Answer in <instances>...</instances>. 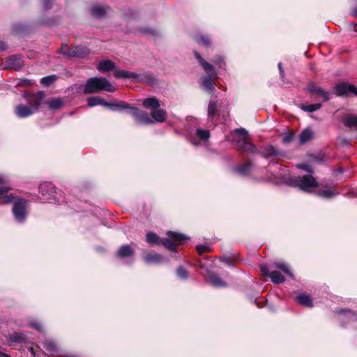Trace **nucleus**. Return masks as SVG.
I'll return each mask as SVG.
<instances>
[{"instance_id": "f257e3e1", "label": "nucleus", "mask_w": 357, "mask_h": 357, "mask_svg": "<svg viewBox=\"0 0 357 357\" xmlns=\"http://www.w3.org/2000/svg\"><path fill=\"white\" fill-rule=\"evenodd\" d=\"M11 187L9 185V180L5 176L0 174V196L3 204H9L13 202V213L15 220L19 222H22L26 217V201L23 199H16L12 195H5Z\"/></svg>"}, {"instance_id": "f03ea898", "label": "nucleus", "mask_w": 357, "mask_h": 357, "mask_svg": "<svg viewBox=\"0 0 357 357\" xmlns=\"http://www.w3.org/2000/svg\"><path fill=\"white\" fill-rule=\"evenodd\" d=\"M100 91L113 93L116 91V87L105 77H95L87 79L84 87V93H94Z\"/></svg>"}, {"instance_id": "7ed1b4c3", "label": "nucleus", "mask_w": 357, "mask_h": 357, "mask_svg": "<svg viewBox=\"0 0 357 357\" xmlns=\"http://www.w3.org/2000/svg\"><path fill=\"white\" fill-rule=\"evenodd\" d=\"M195 56L205 73L208 74L202 80V86L208 92L213 93L215 90L213 79L218 77V73L214 70L212 65L205 61L198 52H195Z\"/></svg>"}, {"instance_id": "20e7f679", "label": "nucleus", "mask_w": 357, "mask_h": 357, "mask_svg": "<svg viewBox=\"0 0 357 357\" xmlns=\"http://www.w3.org/2000/svg\"><path fill=\"white\" fill-rule=\"evenodd\" d=\"M234 140L238 144V148L243 152L256 153L257 147L248 141V132L244 128H238L235 130Z\"/></svg>"}, {"instance_id": "39448f33", "label": "nucleus", "mask_w": 357, "mask_h": 357, "mask_svg": "<svg viewBox=\"0 0 357 357\" xmlns=\"http://www.w3.org/2000/svg\"><path fill=\"white\" fill-rule=\"evenodd\" d=\"M167 238H162L161 240V243L162 245L170 250L172 252H177V245L183 244L187 240H188V237L185 235L169 231L167 233Z\"/></svg>"}, {"instance_id": "423d86ee", "label": "nucleus", "mask_w": 357, "mask_h": 357, "mask_svg": "<svg viewBox=\"0 0 357 357\" xmlns=\"http://www.w3.org/2000/svg\"><path fill=\"white\" fill-rule=\"evenodd\" d=\"M289 183L305 192H309L311 188L317 186V182L315 178L310 174L291 177L289 179Z\"/></svg>"}, {"instance_id": "0eeeda50", "label": "nucleus", "mask_w": 357, "mask_h": 357, "mask_svg": "<svg viewBox=\"0 0 357 357\" xmlns=\"http://www.w3.org/2000/svg\"><path fill=\"white\" fill-rule=\"evenodd\" d=\"M132 116L135 122L139 125L147 126L154 123L156 119H153L152 115L150 116L144 111H142L135 107H130Z\"/></svg>"}, {"instance_id": "6e6552de", "label": "nucleus", "mask_w": 357, "mask_h": 357, "mask_svg": "<svg viewBox=\"0 0 357 357\" xmlns=\"http://www.w3.org/2000/svg\"><path fill=\"white\" fill-rule=\"evenodd\" d=\"M334 91L336 96L340 97H348L351 94L357 96V89L356 86L346 82L337 84L334 86Z\"/></svg>"}, {"instance_id": "1a4fd4ad", "label": "nucleus", "mask_w": 357, "mask_h": 357, "mask_svg": "<svg viewBox=\"0 0 357 357\" xmlns=\"http://www.w3.org/2000/svg\"><path fill=\"white\" fill-rule=\"evenodd\" d=\"M24 97L26 98L29 106L31 107V109L36 107V112L44 102L45 93L42 91H39L36 93L24 94Z\"/></svg>"}, {"instance_id": "9d476101", "label": "nucleus", "mask_w": 357, "mask_h": 357, "mask_svg": "<svg viewBox=\"0 0 357 357\" xmlns=\"http://www.w3.org/2000/svg\"><path fill=\"white\" fill-rule=\"evenodd\" d=\"M39 192L43 199L48 202L55 199V188L51 183H43L39 185Z\"/></svg>"}, {"instance_id": "9b49d317", "label": "nucleus", "mask_w": 357, "mask_h": 357, "mask_svg": "<svg viewBox=\"0 0 357 357\" xmlns=\"http://www.w3.org/2000/svg\"><path fill=\"white\" fill-rule=\"evenodd\" d=\"M307 90L311 96L316 94L320 96L324 101H327L330 99V93L317 86L314 83H310L307 87Z\"/></svg>"}, {"instance_id": "f8f14e48", "label": "nucleus", "mask_w": 357, "mask_h": 357, "mask_svg": "<svg viewBox=\"0 0 357 357\" xmlns=\"http://www.w3.org/2000/svg\"><path fill=\"white\" fill-rule=\"evenodd\" d=\"M261 272L264 275L269 277L274 283H282L284 281V277L278 271H269L268 268L266 266L261 268Z\"/></svg>"}, {"instance_id": "ddd939ff", "label": "nucleus", "mask_w": 357, "mask_h": 357, "mask_svg": "<svg viewBox=\"0 0 357 357\" xmlns=\"http://www.w3.org/2000/svg\"><path fill=\"white\" fill-rule=\"evenodd\" d=\"M114 76L117 79H130L133 82H137L139 79V75L138 74L124 70H116L114 73Z\"/></svg>"}, {"instance_id": "4468645a", "label": "nucleus", "mask_w": 357, "mask_h": 357, "mask_svg": "<svg viewBox=\"0 0 357 357\" xmlns=\"http://www.w3.org/2000/svg\"><path fill=\"white\" fill-rule=\"evenodd\" d=\"M36 113V107L31 109V107L20 104L15 107V114L19 118H25Z\"/></svg>"}, {"instance_id": "2eb2a0df", "label": "nucleus", "mask_w": 357, "mask_h": 357, "mask_svg": "<svg viewBox=\"0 0 357 357\" xmlns=\"http://www.w3.org/2000/svg\"><path fill=\"white\" fill-rule=\"evenodd\" d=\"M110 12V8L107 6L94 5L91 7L90 13L91 15L96 18H102L106 16Z\"/></svg>"}, {"instance_id": "dca6fc26", "label": "nucleus", "mask_w": 357, "mask_h": 357, "mask_svg": "<svg viewBox=\"0 0 357 357\" xmlns=\"http://www.w3.org/2000/svg\"><path fill=\"white\" fill-rule=\"evenodd\" d=\"M7 64L10 68L19 70L23 66V60L20 55H13L7 59Z\"/></svg>"}, {"instance_id": "f3484780", "label": "nucleus", "mask_w": 357, "mask_h": 357, "mask_svg": "<svg viewBox=\"0 0 357 357\" xmlns=\"http://www.w3.org/2000/svg\"><path fill=\"white\" fill-rule=\"evenodd\" d=\"M142 104L145 108L150 109L152 117L156 119V98L154 97L145 98Z\"/></svg>"}, {"instance_id": "a211bd4d", "label": "nucleus", "mask_w": 357, "mask_h": 357, "mask_svg": "<svg viewBox=\"0 0 357 357\" xmlns=\"http://www.w3.org/2000/svg\"><path fill=\"white\" fill-rule=\"evenodd\" d=\"M115 68V63L109 59L101 61L97 67V69L101 72H109L114 70Z\"/></svg>"}, {"instance_id": "6ab92c4d", "label": "nucleus", "mask_w": 357, "mask_h": 357, "mask_svg": "<svg viewBox=\"0 0 357 357\" xmlns=\"http://www.w3.org/2000/svg\"><path fill=\"white\" fill-rule=\"evenodd\" d=\"M135 253L134 250L131 248L129 245H121L117 252L116 255L117 257L120 258H126L128 257L133 256Z\"/></svg>"}, {"instance_id": "aec40b11", "label": "nucleus", "mask_w": 357, "mask_h": 357, "mask_svg": "<svg viewBox=\"0 0 357 357\" xmlns=\"http://www.w3.org/2000/svg\"><path fill=\"white\" fill-rule=\"evenodd\" d=\"M261 154L264 158H270L273 156H277L281 154L280 151L272 145H268L264 146L261 151Z\"/></svg>"}, {"instance_id": "412c9836", "label": "nucleus", "mask_w": 357, "mask_h": 357, "mask_svg": "<svg viewBox=\"0 0 357 357\" xmlns=\"http://www.w3.org/2000/svg\"><path fill=\"white\" fill-rule=\"evenodd\" d=\"M343 122L347 127L357 130V115L347 114L344 116Z\"/></svg>"}, {"instance_id": "4be33fe9", "label": "nucleus", "mask_w": 357, "mask_h": 357, "mask_svg": "<svg viewBox=\"0 0 357 357\" xmlns=\"http://www.w3.org/2000/svg\"><path fill=\"white\" fill-rule=\"evenodd\" d=\"M340 320L344 321L345 319L349 321H353L357 320V314L350 310H340L339 311Z\"/></svg>"}, {"instance_id": "5701e85b", "label": "nucleus", "mask_w": 357, "mask_h": 357, "mask_svg": "<svg viewBox=\"0 0 357 357\" xmlns=\"http://www.w3.org/2000/svg\"><path fill=\"white\" fill-rule=\"evenodd\" d=\"M208 281L214 287H222L226 286V283L216 274L210 273L208 275Z\"/></svg>"}, {"instance_id": "b1692460", "label": "nucleus", "mask_w": 357, "mask_h": 357, "mask_svg": "<svg viewBox=\"0 0 357 357\" xmlns=\"http://www.w3.org/2000/svg\"><path fill=\"white\" fill-rule=\"evenodd\" d=\"M104 107H109V109L112 110H118V109H130V105L125 102H119L118 103H110L108 102L105 101L104 102Z\"/></svg>"}, {"instance_id": "393cba45", "label": "nucleus", "mask_w": 357, "mask_h": 357, "mask_svg": "<svg viewBox=\"0 0 357 357\" xmlns=\"http://www.w3.org/2000/svg\"><path fill=\"white\" fill-rule=\"evenodd\" d=\"M296 301L301 305L305 307H312V302L310 296L301 294L296 297Z\"/></svg>"}, {"instance_id": "a878e982", "label": "nucleus", "mask_w": 357, "mask_h": 357, "mask_svg": "<svg viewBox=\"0 0 357 357\" xmlns=\"http://www.w3.org/2000/svg\"><path fill=\"white\" fill-rule=\"evenodd\" d=\"M47 104L50 109H58L63 105V101L59 98H54L49 99Z\"/></svg>"}, {"instance_id": "bb28decb", "label": "nucleus", "mask_w": 357, "mask_h": 357, "mask_svg": "<svg viewBox=\"0 0 357 357\" xmlns=\"http://www.w3.org/2000/svg\"><path fill=\"white\" fill-rule=\"evenodd\" d=\"M9 342L22 343L26 342V337L24 334L19 333H14L9 335L8 338Z\"/></svg>"}, {"instance_id": "cd10ccee", "label": "nucleus", "mask_w": 357, "mask_h": 357, "mask_svg": "<svg viewBox=\"0 0 357 357\" xmlns=\"http://www.w3.org/2000/svg\"><path fill=\"white\" fill-rule=\"evenodd\" d=\"M273 266L280 269L284 274L291 278H293V274L289 268L288 264L284 262L275 263Z\"/></svg>"}, {"instance_id": "c85d7f7f", "label": "nucleus", "mask_w": 357, "mask_h": 357, "mask_svg": "<svg viewBox=\"0 0 357 357\" xmlns=\"http://www.w3.org/2000/svg\"><path fill=\"white\" fill-rule=\"evenodd\" d=\"M105 100L98 96L89 97L87 99L88 105L90 107H95L97 105L104 106Z\"/></svg>"}, {"instance_id": "c756f323", "label": "nucleus", "mask_w": 357, "mask_h": 357, "mask_svg": "<svg viewBox=\"0 0 357 357\" xmlns=\"http://www.w3.org/2000/svg\"><path fill=\"white\" fill-rule=\"evenodd\" d=\"M58 79V77L55 75H52L43 77L40 79V84L45 86H49L54 83Z\"/></svg>"}, {"instance_id": "7c9ffc66", "label": "nucleus", "mask_w": 357, "mask_h": 357, "mask_svg": "<svg viewBox=\"0 0 357 357\" xmlns=\"http://www.w3.org/2000/svg\"><path fill=\"white\" fill-rule=\"evenodd\" d=\"M251 166L250 162H248L246 164L239 165L236 167V172L241 176H245L249 173L250 168Z\"/></svg>"}, {"instance_id": "2f4dec72", "label": "nucleus", "mask_w": 357, "mask_h": 357, "mask_svg": "<svg viewBox=\"0 0 357 357\" xmlns=\"http://www.w3.org/2000/svg\"><path fill=\"white\" fill-rule=\"evenodd\" d=\"M321 106L322 105L321 103L310 104L307 105L303 104L300 106V107L305 112H312L319 109Z\"/></svg>"}, {"instance_id": "473e14b6", "label": "nucleus", "mask_w": 357, "mask_h": 357, "mask_svg": "<svg viewBox=\"0 0 357 357\" xmlns=\"http://www.w3.org/2000/svg\"><path fill=\"white\" fill-rule=\"evenodd\" d=\"M312 136V132L310 129L304 130L300 135L299 140L301 144H304L308 142Z\"/></svg>"}, {"instance_id": "72a5a7b5", "label": "nucleus", "mask_w": 357, "mask_h": 357, "mask_svg": "<svg viewBox=\"0 0 357 357\" xmlns=\"http://www.w3.org/2000/svg\"><path fill=\"white\" fill-rule=\"evenodd\" d=\"M74 52L76 54V57H83L89 54V50L82 46H75L73 47Z\"/></svg>"}, {"instance_id": "f704fd0d", "label": "nucleus", "mask_w": 357, "mask_h": 357, "mask_svg": "<svg viewBox=\"0 0 357 357\" xmlns=\"http://www.w3.org/2000/svg\"><path fill=\"white\" fill-rule=\"evenodd\" d=\"M144 261L147 264H151L156 262V254L155 252H150L143 256Z\"/></svg>"}, {"instance_id": "c9c22d12", "label": "nucleus", "mask_w": 357, "mask_h": 357, "mask_svg": "<svg viewBox=\"0 0 357 357\" xmlns=\"http://www.w3.org/2000/svg\"><path fill=\"white\" fill-rule=\"evenodd\" d=\"M216 101H211L208 104V116L209 118H213V116L215 115L217 109H216Z\"/></svg>"}, {"instance_id": "e433bc0d", "label": "nucleus", "mask_w": 357, "mask_h": 357, "mask_svg": "<svg viewBox=\"0 0 357 357\" xmlns=\"http://www.w3.org/2000/svg\"><path fill=\"white\" fill-rule=\"evenodd\" d=\"M146 241L150 245H156V234L149 231L146 234Z\"/></svg>"}, {"instance_id": "4c0bfd02", "label": "nucleus", "mask_w": 357, "mask_h": 357, "mask_svg": "<svg viewBox=\"0 0 357 357\" xmlns=\"http://www.w3.org/2000/svg\"><path fill=\"white\" fill-rule=\"evenodd\" d=\"M176 275L179 278L185 280L188 277V272L185 268L180 266L176 269Z\"/></svg>"}, {"instance_id": "58836bf2", "label": "nucleus", "mask_w": 357, "mask_h": 357, "mask_svg": "<svg viewBox=\"0 0 357 357\" xmlns=\"http://www.w3.org/2000/svg\"><path fill=\"white\" fill-rule=\"evenodd\" d=\"M338 192H335L331 190H323L318 192V195L324 198H331L337 195Z\"/></svg>"}, {"instance_id": "ea45409f", "label": "nucleus", "mask_w": 357, "mask_h": 357, "mask_svg": "<svg viewBox=\"0 0 357 357\" xmlns=\"http://www.w3.org/2000/svg\"><path fill=\"white\" fill-rule=\"evenodd\" d=\"M158 107H159V103L158 102ZM167 119V112L162 109L158 108V123L164 122Z\"/></svg>"}, {"instance_id": "a19ab883", "label": "nucleus", "mask_w": 357, "mask_h": 357, "mask_svg": "<svg viewBox=\"0 0 357 357\" xmlns=\"http://www.w3.org/2000/svg\"><path fill=\"white\" fill-rule=\"evenodd\" d=\"M60 53L67 56L68 57H76V54L74 52L73 47L72 49L67 50L66 47H63L60 50Z\"/></svg>"}, {"instance_id": "79ce46f5", "label": "nucleus", "mask_w": 357, "mask_h": 357, "mask_svg": "<svg viewBox=\"0 0 357 357\" xmlns=\"http://www.w3.org/2000/svg\"><path fill=\"white\" fill-rule=\"evenodd\" d=\"M196 132L197 136L202 140H206L209 137V132L206 130L197 129Z\"/></svg>"}, {"instance_id": "37998d69", "label": "nucleus", "mask_w": 357, "mask_h": 357, "mask_svg": "<svg viewBox=\"0 0 357 357\" xmlns=\"http://www.w3.org/2000/svg\"><path fill=\"white\" fill-rule=\"evenodd\" d=\"M197 42L202 45L208 46L210 44V40L207 36H200L196 38Z\"/></svg>"}, {"instance_id": "c03bdc74", "label": "nucleus", "mask_w": 357, "mask_h": 357, "mask_svg": "<svg viewBox=\"0 0 357 357\" xmlns=\"http://www.w3.org/2000/svg\"><path fill=\"white\" fill-rule=\"evenodd\" d=\"M211 250V248L206 245H199L197 246V251L199 255H202L203 253L208 252Z\"/></svg>"}, {"instance_id": "a18cd8bd", "label": "nucleus", "mask_w": 357, "mask_h": 357, "mask_svg": "<svg viewBox=\"0 0 357 357\" xmlns=\"http://www.w3.org/2000/svg\"><path fill=\"white\" fill-rule=\"evenodd\" d=\"M45 346L50 352H54L56 350V344L52 341H47Z\"/></svg>"}, {"instance_id": "49530a36", "label": "nucleus", "mask_w": 357, "mask_h": 357, "mask_svg": "<svg viewBox=\"0 0 357 357\" xmlns=\"http://www.w3.org/2000/svg\"><path fill=\"white\" fill-rule=\"evenodd\" d=\"M212 61L216 64L218 65V68H221L222 66H225V62L222 59V58L220 56H216Z\"/></svg>"}, {"instance_id": "de8ad7c7", "label": "nucleus", "mask_w": 357, "mask_h": 357, "mask_svg": "<svg viewBox=\"0 0 357 357\" xmlns=\"http://www.w3.org/2000/svg\"><path fill=\"white\" fill-rule=\"evenodd\" d=\"M294 135L292 133H287L283 136L282 142L285 144L289 143L293 140Z\"/></svg>"}, {"instance_id": "09e8293b", "label": "nucleus", "mask_w": 357, "mask_h": 357, "mask_svg": "<svg viewBox=\"0 0 357 357\" xmlns=\"http://www.w3.org/2000/svg\"><path fill=\"white\" fill-rule=\"evenodd\" d=\"M31 326L40 332H41L43 331L42 325L39 322H37V321L31 322Z\"/></svg>"}, {"instance_id": "8fccbe9b", "label": "nucleus", "mask_w": 357, "mask_h": 357, "mask_svg": "<svg viewBox=\"0 0 357 357\" xmlns=\"http://www.w3.org/2000/svg\"><path fill=\"white\" fill-rule=\"evenodd\" d=\"M297 167L300 169H304L305 171L310 172V173L312 172L311 167L306 164H300V165H298Z\"/></svg>"}, {"instance_id": "3c124183", "label": "nucleus", "mask_w": 357, "mask_h": 357, "mask_svg": "<svg viewBox=\"0 0 357 357\" xmlns=\"http://www.w3.org/2000/svg\"><path fill=\"white\" fill-rule=\"evenodd\" d=\"M54 0H43V8L45 9H50Z\"/></svg>"}, {"instance_id": "603ef678", "label": "nucleus", "mask_w": 357, "mask_h": 357, "mask_svg": "<svg viewBox=\"0 0 357 357\" xmlns=\"http://www.w3.org/2000/svg\"><path fill=\"white\" fill-rule=\"evenodd\" d=\"M220 260H221L222 262H224V263H225V264H228V265H230V264H231V263H230V260H229V259L228 257H222V258H221V259H220Z\"/></svg>"}, {"instance_id": "864d4df0", "label": "nucleus", "mask_w": 357, "mask_h": 357, "mask_svg": "<svg viewBox=\"0 0 357 357\" xmlns=\"http://www.w3.org/2000/svg\"><path fill=\"white\" fill-rule=\"evenodd\" d=\"M278 68H279V70H280V74L282 77H283V75H284V70L282 68V63H278Z\"/></svg>"}, {"instance_id": "5fc2aeb1", "label": "nucleus", "mask_w": 357, "mask_h": 357, "mask_svg": "<svg viewBox=\"0 0 357 357\" xmlns=\"http://www.w3.org/2000/svg\"><path fill=\"white\" fill-rule=\"evenodd\" d=\"M7 47V45L3 43L0 41V50H4Z\"/></svg>"}, {"instance_id": "6e6d98bb", "label": "nucleus", "mask_w": 357, "mask_h": 357, "mask_svg": "<svg viewBox=\"0 0 357 357\" xmlns=\"http://www.w3.org/2000/svg\"><path fill=\"white\" fill-rule=\"evenodd\" d=\"M153 33V30H151L149 28H144V33L145 34H151Z\"/></svg>"}, {"instance_id": "4d7b16f0", "label": "nucleus", "mask_w": 357, "mask_h": 357, "mask_svg": "<svg viewBox=\"0 0 357 357\" xmlns=\"http://www.w3.org/2000/svg\"><path fill=\"white\" fill-rule=\"evenodd\" d=\"M22 82L24 83V84L29 86L31 84V81L29 79H24L22 80Z\"/></svg>"}, {"instance_id": "13d9d810", "label": "nucleus", "mask_w": 357, "mask_h": 357, "mask_svg": "<svg viewBox=\"0 0 357 357\" xmlns=\"http://www.w3.org/2000/svg\"><path fill=\"white\" fill-rule=\"evenodd\" d=\"M0 357H10V356L2 351H0Z\"/></svg>"}, {"instance_id": "bf43d9fd", "label": "nucleus", "mask_w": 357, "mask_h": 357, "mask_svg": "<svg viewBox=\"0 0 357 357\" xmlns=\"http://www.w3.org/2000/svg\"><path fill=\"white\" fill-rule=\"evenodd\" d=\"M29 351H30L31 353L33 354V348L31 347V348L29 349Z\"/></svg>"}, {"instance_id": "052dcab7", "label": "nucleus", "mask_w": 357, "mask_h": 357, "mask_svg": "<svg viewBox=\"0 0 357 357\" xmlns=\"http://www.w3.org/2000/svg\"><path fill=\"white\" fill-rule=\"evenodd\" d=\"M354 15L355 16H357V10H356V11H354Z\"/></svg>"}, {"instance_id": "680f3d73", "label": "nucleus", "mask_w": 357, "mask_h": 357, "mask_svg": "<svg viewBox=\"0 0 357 357\" xmlns=\"http://www.w3.org/2000/svg\"><path fill=\"white\" fill-rule=\"evenodd\" d=\"M157 260H158V262H159V261H160V260L159 255H158Z\"/></svg>"}]
</instances>
